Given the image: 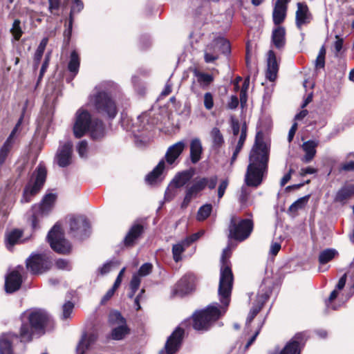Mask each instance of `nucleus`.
Instances as JSON below:
<instances>
[{
	"label": "nucleus",
	"mask_w": 354,
	"mask_h": 354,
	"mask_svg": "<svg viewBox=\"0 0 354 354\" xmlns=\"http://www.w3.org/2000/svg\"><path fill=\"white\" fill-rule=\"evenodd\" d=\"M184 335V330L177 327L167 338L165 345V350L160 351L159 354H174L179 349Z\"/></svg>",
	"instance_id": "nucleus-15"
},
{
	"label": "nucleus",
	"mask_w": 354,
	"mask_h": 354,
	"mask_svg": "<svg viewBox=\"0 0 354 354\" xmlns=\"http://www.w3.org/2000/svg\"><path fill=\"white\" fill-rule=\"evenodd\" d=\"M47 239L51 248L55 252L60 254L70 252L71 244L65 239L61 226L58 223H56L48 232Z\"/></svg>",
	"instance_id": "nucleus-9"
},
{
	"label": "nucleus",
	"mask_w": 354,
	"mask_h": 354,
	"mask_svg": "<svg viewBox=\"0 0 354 354\" xmlns=\"http://www.w3.org/2000/svg\"><path fill=\"white\" fill-rule=\"evenodd\" d=\"M73 131L77 138L84 136L87 132L90 133L93 140L101 139L105 135L102 121L97 118L93 119L91 114L84 108L79 109L75 114Z\"/></svg>",
	"instance_id": "nucleus-3"
},
{
	"label": "nucleus",
	"mask_w": 354,
	"mask_h": 354,
	"mask_svg": "<svg viewBox=\"0 0 354 354\" xmlns=\"http://www.w3.org/2000/svg\"><path fill=\"white\" fill-rule=\"evenodd\" d=\"M23 272V266H19L6 277L5 290L6 292L12 293L20 288L22 283Z\"/></svg>",
	"instance_id": "nucleus-16"
},
{
	"label": "nucleus",
	"mask_w": 354,
	"mask_h": 354,
	"mask_svg": "<svg viewBox=\"0 0 354 354\" xmlns=\"http://www.w3.org/2000/svg\"><path fill=\"white\" fill-rule=\"evenodd\" d=\"M201 181L204 182V189L207 187L210 189H213L216 187L218 183L217 176H213L210 178H201Z\"/></svg>",
	"instance_id": "nucleus-47"
},
{
	"label": "nucleus",
	"mask_w": 354,
	"mask_h": 354,
	"mask_svg": "<svg viewBox=\"0 0 354 354\" xmlns=\"http://www.w3.org/2000/svg\"><path fill=\"white\" fill-rule=\"evenodd\" d=\"M105 83L95 86L93 93L88 97V105L102 116L114 118L118 113L115 100L106 91Z\"/></svg>",
	"instance_id": "nucleus-4"
},
{
	"label": "nucleus",
	"mask_w": 354,
	"mask_h": 354,
	"mask_svg": "<svg viewBox=\"0 0 354 354\" xmlns=\"http://www.w3.org/2000/svg\"><path fill=\"white\" fill-rule=\"evenodd\" d=\"M109 322L112 326H119L126 323V319L118 311H113L109 314Z\"/></svg>",
	"instance_id": "nucleus-42"
},
{
	"label": "nucleus",
	"mask_w": 354,
	"mask_h": 354,
	"mask_svg": "<svg viewBox=\"0 0 354 354\" xmlns=\"http://www.w3.org/2000/svg\"><path fill=\"white\" fill-rule=\"evenodd\" d=\"M341 169L344 171H354V161H350L342 164Z\"/></svg>",
	"instance_id": "nucleus-64"
},
{
	"label": "nucleus",
	"mask_w": 354,
	"mask_h": 354,
	"mask_svg": "<svg viewBox=\"0 0 354 354\" xmlns=\"http://www.w3.org/2000/svg\"><path fill=\"white\" fill-rule=\"evenodd\" d=\"M227 186H228V180H223L220 183L218 187V200L221 199L223 196Z\"/></svg>",
	"instance_id": "nucleus-56"
},
{
	"label": "nucleus",
	"mask_w": 354,
	"mask_h": 354,
	"mask_svg": "<svg viewBox=\"0 0 354 354\" xmlns=\"http://www.w3.org/2000/svg\"><path fill=\"white\" fill-rule=\"evenodd\" d=\"M339 291V290L335 288L334 290L331 292L328 299L325 301V304L328 309L330 308L332 310H336L337 308V307L333 305L332 302L337 297Z\"/></svg>",
	"instance_id": "nucleus-48"
},
{
	"label": "nucleus",
	"mask_w": 354,
	"mask_h": 354,
	"mask_svg": "<svg viewBox=\"0 0 354 354\" xmlns=\"http://www.w3.org/2000/svg\"><path fill=\"white\" fill-rule=\"evenodd\" d=\"M77 151L81 158H85L87 156L88 143L86 140L80 141L77 146Z\"/></svg>",
	"instance_id": "nucleus-50"
},
{
	"label": "nucleus",
	"mask_w": 354,
	"mask_h": 354,
	"mask_svg": "<svg viewBox=\"0 0 354 354\" xmlns=\"http://www.w3.org/2000/svg\"><path fill=\"white\" fill-rule=\"evenodd\" d=\"M46 178V169L44 166L39 165L32 175V182L30 181L26 187L21 202L28 203L31 197L37 194L43 186Z\"/></svg>",
	"instance_id": "nucleus-7"
},
{
	"label": "nucleus",
	"mask_w": 354,
	"mask_h": 354,
	"mask_svg": "<svg viewBox=\"0 0 354 354\" xmlns=\"http://www.w3.org/2000/svg\"><path fill=\"white\" fill-rule=\"evenodd\" d=\"M69 225L71 232L75 237L83 239L90 234V225L87 219L82 216L71 217Z\"/></svg>",
	"instance_id": "nucleus-11"
},
{
	"label": "nucleus",
	"mask_w": 354,
	"mask_h": 354,
	"mask_svg": "<svg viewBox=\"0 0 354 354\" xmlns=\"http://www.w3.org/2000/svg\"><path fill=\"white\" fill-rule=\"evenodd\" d=\"M280 249H281V244L279 243L272 242L271 243V245L270 248V253L272 255L275 256L277 254V253L279 252Z\"/></svg>",
	"instance_id": "nucleus-60"
},
{
	"label": "nucleus",
	"mask_w": 354,
	"mask_h": 354,
	"mask_svg": "<svg viewBox=\"0 0 354 354\" xmlns=\"http://www.w3.org/2000/svg\"><path fill=\"white\" fill-rule=\"evenodd\" d=\"M187 146L186 141L184 140H180L171 146H169L165 154L164 158L165 163L169 166L174 167L178 162V158L185 150Z\"/></svg>",
	"instance_id": "nucleus-13"
},
{
	"label": "nucleus",
	"mask_w": 354,
	"mask_h": 354,
	"mask_svg": "<svg viewBox=\"0 0 354 354\" xmlns=\"http://www.w3.org/2000/svg\"><path fill=\"white\" fill-rule=\"evenodd\" d=\"M18 341V337L12 333H6L0 337V354H17L12 344Z\"/></svg>",
	"instance_id": "nucleus-21"
},
{
	"label": "nucleus",
	"mask_w": 354,
	"mask_h": 354,
	"mask_svg": "<svg viewBox=\"0 0 354 354\" xmlns=\"http://www.w3.org/2000/svg\"><path fill=\"white\" fill-rule=\"evenodd\" d=\"M230 255L231 248L228 245L223 249L221 257L218 295L223 306L214 303L205 309L196 311L193 315V327L196 330H208L227 310L233 285V274L229 261Z\"/></svg>",
	"instance_id": "nucleus-1"
},
{
	"label": "nucleus",
	"mask_w": 354,
	"mask_h": 354,
	"mask_svg": "<svg viewBox=\"0 0 354 354\" xmlns=\"http://www.w3.org/2000/svg\"><path fill=\"white\" fill-rule=\"evenodd\" d=\"M152 268L153 266L151 263H144L138 270V273H136L135 274H138L140 277L147 276L151 272Z\"/></svg>",
	"instance_id": "nucleus-49"
},
{
	"label": "nucleus",
	"mask_w": 354,
	"mask_h": 354,
	"mask_svg": "<svg viewBox=\"0 0 354 354\" xmlns=\"http://www.w3.org/2000/svg\"><path fill=\"white\" fill-rule=\"evenodd\" d=\"M308 199L309 196L299 198L289 207L288 212L295 214L298 210L302 209L307 204Z\"/></svg>",
	"instance_id": "nucleus-38"
},
{
	"label": "nucleus",
	"mask_w": 354,
	"mask_h": 354,
	"mask_svg": "<svg viewBox=\"0 0 354 354\" xmlns=\"http://www.w3.org/2000/svg\"><path fill=\"white\" fill-rule=\"evenodd\" d=\"M129 332V329L127 326V324H121L119 326H115L111 331V338L115 340L122 339Z\"/></svg>",
	"instance_id": "nucleus-35"
},
{
	"label": "nucleus",
	"mask_w": 354,
	"mask_h": 354,
	"mask_svg": "<svg viewBox=\"0 0 354 354\" xmlns=\"http://www.w3.org/2000/svg\"><path fill=\"white\" fill-rule=\"evenodd\" d=\"M316 172H317L316 169L311 167H308L306 168H302L300 171V174H301V176H304L307 174H315Z\"/></svg>",
	"instance_id": "nucleus-61"
},
{
	"label": "nucleus",
	"mask_w": 354,
	"mask_h": 354,
	"mask_svg": "<svg viewBox=\"0 0 354 354\" xmlns=\"http://www.w3.org/2000/svg\"><path fill=\"white\" fill-rule=\"evenodd\" d=\"M193 73L197 82L202 87H207L214 81L212 75L199 71L198 69H194Z\"/></svg>",
	"instance_id": "nucleus-32"
},
{
	"label": "nucleus",
	"mask_w": 354,
	"mask_h": 354,
	"mask_svg": "<svg viewBox=\"0 0 354 354\" xmlns=\"http://www.w3.org/2000/svg\"><path fill=\"white\" fill-rule=\"evenodd\" d=\"M165 169V160H161L156 167L146 176L145 180L150 185L160 182L162 180V173Z\"/></svg>",
	"instance_id": "nucleus-26"
},
{
	"label": "nucleus",
	"mask_w": 354,
	"mask_h": 354,
	"mask_svg": "<svg viewBox=\"0 0 354 354\" xmlns=\"http://www.w3.org/2000/svg\"><path fill=\"white\" fill-rule=\"evenodd\" d=\"M21 21L19 19H15L11 28V32L16 40H19L22 35V30L20 26Z\"/></svg>",
	"instance_id": "nucleus-45"
},
{
	"label": "nucleus",
	"mask_w": 354,
	"mask_h": 354,
	"mask_svg": "<svg viewBox=\"0 0 354 354\" xmlns=\"http://www.w3.org/2000/svg\"><path fill=\"white\" fill-rule=\"evenodd\" d=\"M56 194H46L40 205L38 207L35 206L34 209L35 213L32 216V227L34 230L39 228V219L37 218L38 214H46L51 209L55 200H56Z\"/></svg>",
	"instance_id": "nucleus-12"
},
{
	"label": "nucleus",
	"mask_w": 354,
	"mask_h": 354,
	"mask_svg": "<svg viewBox=\"0 0 354 354\" xmlns=\"http://www.w3.org/2000/svg\"><path fill=\"white\" fill-rule=\"evenodd\" d=\"M27 317L28 323H22L20 328L21 342H28L32 340L33 332L43 334L44 328L48 321V313L41 309H35L26 312L23 317Z\"/></svg>",
	"instance_id": "nucleus-5"
},
{
	"label": "nucleus",
	"mask_w": 354,
	"mask_h": 354,
	"mask_svg": "<svg viewBox=\"0 0 354 354\" xmlns=\"http://www.w3.org/2000/svg\"><path fill=\"white\" fill-rule=\"evenodd\" d=\"M90 346L91 344L86 341V334H84L76 347L77 354H84Z\"/></svg>",
	"instance_id": "nucleus-43"
},
{
	"label": "nucleus",
	"mask_w": 354,
	"mask_h": 354,
	"mask_svg": "<svg viewBox=\"0 0 354 354\" xmlns=\"http://www.w3.org/2000/svg\"><path fill=\"white\" fill-rule=\"evenodd\" d=\"M21 236L22 232L21 230H14L7 234V242L10 245L13 246L15 244H17L20 241Z\"/></svg>",
	"instance_id": "nucleus-41"
},
{
	"label": "nucleus",
	"mask_w": 354,
	"mask_h": 354,
	"mask_svg": "<svg viewBox=\"0 0 354 354\" xmlns=\"http://www.w3.org/2000/svg\"><path fill=\"white\" fill-rule=\"evenodd\" d=\"M269 155L270 149L258 133L249 155V164L245 176L248 186L256 187L261 184L268 173Z\"/></svg>",
	"instance_id": "nucleus-2"
},
{
	"label": "nucleus",
	"mask_w": 354,
	"mask_h": 354,
	"mask_svg": "<svg viewBox=\"0 0 354 354\" xmlns=\"http://www.w3.org/2000/svg\"><path fill=\"white\" fill-rule=\"evenodd\" d=\"M51 262L46 254H32L26 260V268L33 274H42L50 269Z\"/></svg>",
	"instance_id": "nucleus-10"
},
{
	"label": "nucleus",
	"mask_w": 354,
	"mask_h": 354,
	"mask_svg": "<svg viewBox=\"0 0 354 354\" xmlns=\"http://www.w3.org/2000/svg\"><path fill=\"white\" fill-rule=\"evenodd\" d=\"M272 42L278 49H281L286 44V30L282 26H278L272 30Z\"/></svg>",
	"instance_id": "nucleus-29"
},
{
	"label": "nucleus",
	"mask_w": 354,
	"mask_h": 354,
	"mask_svg": "<svg viewBox=\"0 0 354 354\" xmlns=\"http://www.w3.org/2000/svg\"><path fill=\"white\" fill-rule=\"evenodd\" d=\"M270 292V291L266 292L263 295H261V296L258 295V303L259 304H258V305L254 306L251 308V310L248 314V316L247 317V319H246V325L247 326L249 325L252 322V320L254 319L255 316L259 313V312L261 309V307H262L263 303L269 297Z\"/></svg>",
	"instance_id": "nucleus-31"
},
{
	"label": "nucleus",
	"mask_w": 354,
	"mask_h": 354,
	"mask_svg": "<svg viewBox=\"0 0 354 354\" xmlns=\"http://www.w3.org/2000/svg\"><path fill=\"white\" fill-rule=\"evenodd\" d=\"M317 145L318 142L315 140H308L303 143L302 149L305 151V155L301 158L302 162L308 163L314 158Z\"/></svg>",
	"instance_id": "nucleus-28"
},
{
	"label": "nucleus",
	"mask_w": 354,
	"mask_h": 354,
	"mask_svg": "<svg viewBox=\"0 0 354 354\" xmlns=\"http://www.w3.org/2000/svg\"><path fill=\"white\" fill-rule=\"evenodd\" d=\"M204 189V182L201 178L195 179L192 185L187 187L185 191V196L182 202L181 207H187L193 198H196L200 192Z\"/></svg>",
	"instance_id": "nucleus-19"
},
{
	"label": "nucleus",
	"mask_w": 354,
	"mask_h": 354,
	"mask_svg": "<svg viewBox=\"0 0 354 354\" xmlns=\"http://www.w3.org/2000/svg\"><path fill=\"white\" fill-rule=\"evenodd\" d=\"M290 0H277L272 13L273 22L276 25L281 24L286 16L287 4Z\"/></svg>",
	"instance_id": "nucleus-23"
},
{
	"label": "nucleus",
	"mask_w": 354,
	"mask_h": 354,
	"mask_svg": "<svg viewBox=\"0 0 354 354\" xmlns=\"http://www.w3.org/2000/svg\"><path fill=\"white\" fill-rule=\"evenodd\" d=\"M306 335L304 333H297L281 351V354H300L301 347L304 345Z\"/></svg>",
	"instance_id": "nucleus-18"
},
{
	"label": "nucleus",
	"mask_w": 354,
	"mask_h": 354,
	"mask_svg": "<svg viewBox=\"0 0 354 354\" xmlns=\"http://www.w3.org/2000/svg\"><path fill=\"white\" fill-rule=\"evenodd\" d=\"M49 10L53 12L54 10H58L59 8V0H48Z\"/></svg>",
	"instance_id": "nucleus-63"
},
{
	"label": "nucleus",
	"mask_w": 354,
	"mask_h": 354,
	"mask_svg": "<svg viewBox=\"0 0 354 354\" xmlns=\"http://www.w3.org/2000/svg\"><path fill=\"white\" fill-rule=\"evenodd\" d=\"M74 3L71 7L70 17H72V15L75 12H79L83 9V3L81 0H73Z\"/></svg>",
	"instance_id": "nucleus-54"
},
{
	"label": "nucleus",
	"mask_w": 354,
	"mask_h": 354,
	"mask_svg": "<svg viewBox=\"0 0 354 354\" xmlns=\"http://www.w3.org/2000/svg\"><path fill=\"white\" fill-rule=\"evenodd\" d=\"M193 172L189 170H185L178 172L173 178L170 185L176 188H180L185 185L192 178Z\"/></svg>",
	"instance_id": "nucleus-30"
},
{
	"label": "nucleus",
	"mask_w": 354,
	"mask_h": 354,
	"mask_svg": "<svg viewBox=\"0 0 354 354\" xmlns=\"http://www.w3.org/2000/svg\"><path fill=\"white\" fill-rule=\"evenodd\" d=\"M73 143L71 141L60 142L57 149L55 160L61 167H66L72 162Z\"/></svg>",
	"instance_id": "nucleus-14"
},
{
	"label": "nucleus",
	"mask_w": 354,
	"mask_h": 354,
	"mask_svg": "<svg viewBox=\"0 0 354 354\" xmlns=\"http://www.w3.org/2000/svg\"><path fill=\"white\" fill-rule=\"evenodd\" d=\"M56 266L59 269L69 270L70 265L68 261L62 259H59L56 261Z\"/></svg>",
	"instance_id": "nucleus-58"
},
{
	"label": "nucleus",
	"mask_w": 354,
	"mask_h": 354,
	"mask_svg": "<svg viewBox=\"0 0 354 354\" xmlns=\"http://www.w3.org/2000/svg\"><path fill=\"white\" fill-rule=\"evenodd\" d=\"M72 26H73V17H71L69 19L68 28L65 30L64 32V37L65 39L67 40V42L69 41L71 34H72Z\"/></svg>",
	"instance_id": "nucleus-57"
},
{
	"label": "nucleus",
	"mask_w": 354,
	"mask_h": 354,
	"mask_svg": "<svg viewBox=\"0 0 354 354\" xmlns=\"http://www.w3.org/2000/svg\"><path fill=\"white\" fill-rule=\"evenodd\" d=\"M346 274L345 273L339 279L336 285L335 288L338 290H342L344 287L345 286L346 281Z\"/></svg>",
	"instance_id": "nucleus-62"
},
{
	"label": "nucleus",
	"mask_w": 354,
	"mask_h": 354,
	"mask_svg": "<svg viewBox=\"0 0 354 354\" xmlns=\"http://www.w3.org/2000/svg\"><path fill=\"white\" fill-rule=\"evenodd\" d=\"M80 64V57L77 53L75 50L72 51L68 64V69L71 73L73 74V77H74L77 74L79 71Z\"/></svg>",
	"instance_id": "nucleus-34"
},
{
	"label": "nucleus",
	"mask_w": 354,
	"mask_h": 354,
	"mask_svg": "<svg viewBox=\"0 0 354 354\" xmlns=\"http://www.w3.org/2000/svg\"><path fill=\"white\" fill-rule=\"evenodd\" d=\"M73 308L74 304L71 301L66 302L62 306V318L63 319L69 318L73 312Z\"/></svg>",
	"instance_id": "nucleus-46"
},
{
	"label": "nucleus",
	"mask_w": 354,
	"mask_h": 354,
	"mask_svg": "<svg viewBox=\"0 0 354 354\" xmlns=\"http://www.w3.org/2000/svg\"><path fill=\"white\" fill-rule=\"evenodd\" d=\"M354 196V184H344L336 193L334 201L345 204L350 198Z\"/></svg>",
	"instance_id": "nucleus-24"
},
{
	"label": "nucleus",
	"mask_w": 354,
	"mask_h": 354,
	"mask_svg": "<svg viewBox=\"0 0 354 354\" xmlns=\"http://www.w3.org/2000/svg\"><path fill=\"white\" fill-rule=\"evenodd\" d=\"M195 277L192 274H187L183 276L176 284L173 293L183 297L194 288Z\"/></svg>",
	"instance_id": "nucleus-17"
},
{
	"label": "nucleus",
	"mask_w": 354,
	"mask_h": 354,
	"mask_svg": "<svg viewBox=\"0 0 354 354\" xmlns=\"http://www.w3.org/2000/svg\"><path fill=\"white\" fill-rule=\"evenodd\" d=\"M254 224L251 219H240L233 216L229 225V236L236 241H243L250 236Z\"/></svg>",
	"instance_id": "nucleus-6"
},
{
	"label": "nucleus",
	"mask_w": 354,
	"mask_h": 354,
	"mask_svg": "<svg viewBox=\"0 0 354 354\" xmlns=\"http://www.w3.org/2000/svg\"><path fill=\"white\" fill-rule=\"evenodd\" d=\"M21 121H22V118H21L19 120L18 122L17 123V124L15 125V127L11 131L10 134L9 135V136L8 137L6 140L4 142L5 144H7L8 145L13 147L15 142V135L17 133V131H18L19 126L21 125Z\"/></svg>",
	"instance_id": "nucleus-44"
},
{
	"label": "nucleus",
	"mask_w": 354,
	"mask_h": 354,
	"mask_svg": "<svg viewBox=\"0 0 354 354\" xmlns=\"http://www.w3.org/2000/svg\"><path fill=\"white\" fill-rule=\"evenodd\" d=\"M210 137L212 141V147L214 149H220L224 143V138L219 129L212 128L210 131Z\"/></svg>",
	"instance_id": "nucleus-33"
},
{
	"label": "nucleus",
	"mask_w": 354,
	"mask_h": 354,
	"mask_svg": "<svg viewBox=\"0 0 354 354\" xmlns=\"http://www.w3.org/2000/svg\"><path fill=\"white\" fill-rule=\"evenodd\" d=\"M230 52V42L223 37L216 38L205 48V62L206 63H212L218 59L220 53L228 54Z\"/></svg>",
	"instance_id": "nucleus-8"
},
{
	"label": "nucleus",
	"mask_w": 354,
	"mask_h": 354,
	"mask_svg": "<svg viewBox=\"0 0 354 354\" xmlns=\"http://www.w3.org/2000/svg\"><path fill=\"white\" fill-rule=\"evenodd\" d=\"M279 71V66L274 52L270 50L268 53L266 77L270 81H274Z\"/></svg>",
	"instance_id": "nucleus-25"
},
{
	"label": "nucleus",
	"mask_w": 354,
	"mask_h": 354,
	"mask_svg": "<svg viewBox=\"0 0 354 354\" xmlns=\"http://www.w3.org/2000/svg\"><path fill=\"white\" fill-rule=\"evenodd\" d=\"M116 266V263L113 261H109L104 263L100 268V272L102 274H105L109 272L113 267Z\"/></svg>",
	"instance_id": "nucleus-55"
},
{
	"label": "nucleus",
	"mask_w": 354,
	"mask_h": 354,
	"mask_svg": "<svg viewBox=\"0 0 354 354\" xmlns=\"http://www.w3.org/2000/svg\"><path fill=\"white\" fill-rule=\"evenodd\" d=\"M141 283L140 277L138 274H133L130 282L131 290L137 291Z\"/></svg>",
	"instance_id": "nucleus-53"
},
{
	"label": "nucleus",
	"mask_w": 354,
	"mask_h": 354,
	"mask_svg": "<svg viewBox=\"0 0 354 354\" xmlns=\"http://www.w3.org/2000/svg\"><path fill=\"white\" fill-rule=\"evenodd\" d=\"M204 234V231H200L194 233L184 239L185 245L189 246L192 243L197 241Z\"/></svg>",
	"instance_id": "nucleus-51"
},
{
	"label": "nucleus",
	"mask_w": 354,
	"mask_h": 354,
	"mask_svg": "<svg viewBox=\"0 0 354 354\" xmlns=\"http://www.w3.org/2000/svg\"><path fill=\"white\" fill-rule=\"evenodd\" d=\"M337 252L335 249H326L320 252L319 256V262L320 264H325L331 261Z\"/></svg>",
	"instance_id": "nucleus-37"
},
{
	"label": "nucleus",
	"mask_w": 354,
	"mask_h": 354,
	"mask_svg": "<svg viewBox=\"0 0 354 354\" xmlns=\"http://www.w3.org/2000/svg\"><path fill=\"white\" fill-rule=\"evenodd\" d=\"M212 211V205L211 204L207 203L202 205L198 210L197 220L200 221L205 220L210 215Z\"/></svg>",
	"instance_id": "nucleus-40"
},
{
	"label": "nucleus",
	"mask_w": 354,
	"mask_h": 354,
	"mask_svg": "<svg viewBox=\"0 0 354 354\" xmlns=\"http://www.w3.org/2000/svg\"><path fill=\"white\" fill-rule=\"evenodd\" d=\"M144 232L143 226L141 224H133L129 229L124 239V244L127 247L134 245Z\"/></svg>",
	"instance_id": "nucleus-22"
},
{
	"label": "nucleus",
	"mask_w": 354,
	"mask_h": 354,
	"mask_svg": "<svg viewBox=\"0 0 354 354\" xmlns=\"http://www.w3.org/2000/svg\"><path fill=\"white\" fill-rule=\"evenodd\" d=\"M48 38H44L41 41L39 45L38 46V47L36 50V52L35 53V57H34V62H35V65L37 67L38 66V65L41 59V57L43 56L44 52L46 45L48 44Z\"/></svg>",
	"instance_id": "nucleus-39"
},
{
	"label": "nucleus",
	"mask_w": 354,
	"mask_h": 354,
	"mask_svg": "<svg viewBox=\"0 0 354 354\" xmlns=\"http://www.w3.org/2000/svg\"><path fill=\"white\" fill-rule=\"evenodd\" d=\"M203 147L199 138H195L190 142V160L193 164L197 163L201 158Z\"/></svg>",
	"instance_id": "nucleus-27"
},
{
	"label": "nucleus",
	"mask_w": 354,
	"mask_h": 354,
	"mask_svg": "<svg viewBox=\"0 0 354 354\" xmlns=\"http://www.w3.org/2000/svg\"><path fill=\"white\" fill-rule=\"evenodd\" d=\"M204 106L207 110L212 109L214 106L213 95L209 92L205 93L204 95Z\"/></svg>",
	"instance_id": "nucleus-52"
},
{
	"label": "nucleus",
	"mask_w": 354,
	"mask_h": 354,
	"mask_svg": "<svg viewBox=\"0 0 354 354\" xmlns=\"http://www.w3.org/2000/svg\"><path fill=\"white\" fill-rule=\"evenodd\" d=\"M189 246L185 245L184 240L173 245L172 254L174 260L176 262H178L179 261L181 260V254L185 250V248Z\"/></svg>",
	"instance_id": "nucleus-36"
},
{
	"label": "nucleus",
	"mask_w": 354,
	"mask_h": 354,
	"mask_svg": "<svg viewBox=\"0 0 354 354\" xmlns=\"http://www.w3.org/2000/svg\"><path fill=\"white\" fill-rule=\"evenodd\" d=\"M297 9L295 13V24L299 29H301L312 20V15L310 12L308 6L302 3L297 4Z\"/></svg>",
	"instance_id": "nucleus-20"
},
{
	"label": "nucleus",
	"mask_w": 354,
	"mask_h": 354,
	"mask_svg": "<svg viewBox=\"0 0 354 354\" xmlns=\"http://www.w3.org/2000/svg\"><path fill=\"white\" fill-rule=\"evenodd\" d=\"M239 105V100L236 95H232L227 104V107L230 109H235Z\"/></svg>",
	"instance_id": "nucleus-59"
}]
</instances>
